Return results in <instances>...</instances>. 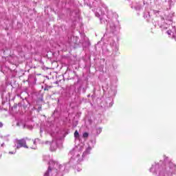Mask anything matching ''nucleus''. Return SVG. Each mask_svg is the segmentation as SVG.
<instances>
[{
	"label": "nucleus",
	"mask_w": 176,
	"mask_h": 176,
	"mask_svg": "<svg viewBox=\"0 0 176 176\" xmlns=\"http://www.w3.org/2000/svg\"><path fill=\"white\" fill-rule=\"evenodd\" d=\"M16 144H17V148H21V147H27V145H26V143H25V140L24 139H21V140H19L18 141H16Z\"/></svg>",
	"instance_id": "obj_1"
},
{
	"label": "nucleus",
	"mask_w": 176,
	"mask_h": 176,
	"mask_svg": "<svg viewBox=\"0 0 176 176\" xmlns=\"http://www.w3.org/2000/svg\"><path fill=\"white\" fill-rule=\"evenodd\" d=\"M74 137L75 138H79V132H78V131L74 132Z\"/></svg>",
	"instance_id": "obj_2"
},
{
	"label": "nucleus",
	"mask_w": 176,
	"mask_h": 176,
	"mask_svg": "<svg viewBox=\"0 0 176 176\" xmlns=\"http://www.w3.org/2000/svg\"><path fill=\"white\" fill-rule=\"evenodd\" d=\"M82 137H83V138H87L89 137V133L87 132H85L82 134Z\"/></svg>",
	"instance_id": "obj_3"
},
{
	"label": "nucleus",
	"mask_w": 176,
	"mask_h": 176,
	"mask_svg": "<svg viewBox=\"0 0 176 176\" xmlns=\"http://www.w3.org/2000/svg\"><path fill=\"white\" fill-rule=\"evenodd\" d=\"M166 32L168 35H171V30H168Z\"/></svg>",
	"instance_id": "obj_4"
},
{
	"label": "nucleus",
	"mask_w": 176,
	"mask_h": 176,
	"mask_svg": "<svg viewBox=\"0 0 176 176\" xmlns=\"http://www.w3.org/2000/svg\"><path fill=\"white\" fill-rule=\"evenodd\" d=\"M1 127H3V124L1 122H0V128Z\"/></svg>",
	"instance_id": "obj_5"
},
{
	"label": "nucleus",
	"mask_w": 176,
	"mask_h": 176,
	"mask_svg": "<svg viewBox=\"0 0 176 176\" xmlns=\"http://www.w3.org/2000/svg\"><path fill=\"white\" fill-rule=\"evenodd\" d=\"M173 38H174V39H175V41H176L175 36H173Z\"/></svg>",
	"instance_id": "obj_6"
},
{
	"label": "nucleus",
	"mask_w": 176,
	"mask_h": 176,
	"mask_svg": "<svg viewBox=\"0 0 176 176\" xmlns=\"http://www.w3.org/2000/svg\"><path fill=\"white\" fill-rule=\"evenodd\" d=\"M173 166H174V167H175V168H176V165L173 164Z\"/></svg>",
	"instance_id": "obj_7"
},
{
	"label": "nucleus",
	"mask_w": 176,
	"mask_h": 176,
	"mask_svg": "<svg viewBox=\"0 0 176 176\" xmlns=\"http://www.w3.org/2000/svg\"><path fill=\"white\" fill-rule=\"evenodd\" d=\"M10 153L13 154V153H12V152H10Z\"/></svg>",
	"instance_id": "obj_8"
},
{
	"label": "nucleus",
	"mask_w": 176,
	"mask_h": 176,
	"mask_svg": "<svg viewBox=\"0 0 176 176\" xmlns=\"http://www.w3.org/2000/svg\"><path fill=\"white\" fill-rule=\"evenodd\" d=\"M1 146H3V144H1Z\"/></svg>",
	"instance_id": "obj_9"
}]
</instances>
